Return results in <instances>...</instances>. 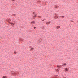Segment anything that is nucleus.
I'll use <instances>...</instances> for the list:
<instances>
[{"mask_svg": "<svg viewBox=\"0 0 78 78\" xmlns=\"http://www.w3.org/2000/svg\"><path fill=\"white\" fill-rule=\"evenodd\" d=\"M41 41H42V40L41 39H40L38 41V42H41Z\"/></svg>", "mask_w": 78, "mask_h": 78, "instance_id": "0eeeda50", "label": "nucleus"}, {"mask_svg": "<svg viewBox=\"0 0 78 78\" xmlns=\"http://www.w3.org/2000/svg\"><path fill=\"white\" fill-rule=\"evenodd\" d=\"M33 14H34L35 13V12H33Z\"/></svg>", "mask_w": 78, "mask_h": 78, "instance_id": "f3484780", "label": "nucleus"}, {"mask_svg": "<svg viewBox=\"0 0 78 78\" xmlns=\"http://www.w3.org/2000/svg\"><path fill=\"white\" fill-rule=\"evenodd\" d=\"M55 19H57L58 18V16H54Z\"/></svg>", "mask_w": 78, "mask_h": 78, "instance_id": "9d476101", "label": "nucleus"}, {"mask_svg": "<svg viewBox=\"0 0 78 78\" xmlns=\"http://www.w3.org/2000/svg\"><path fill=\"white\" fill-rule=\"evenodd\" d=\"M55 8H58V7H59V6H57V5H55Z\"/></svg>", "mask_w": 78, "mask_h": 78, "instance_id": "9b49d317", "label": "nucleus"}, {"mask_svg": "<svg viewBox=\"0 0 78 78\" xmlns=\"http://www.w3.org/2000/svg\"><path fill=\"white\" fill-rule=\"evenodd\" d=\"M44 20H42V21H44Z\"/></svg>", "mask_w": 78, "mask_h": 78, "instance_id": "b1692460", "label": "nucleus"}, {"mask_svg": "<svg viewBox=\"0 0 78 78\" xmlns=\"http://www.w3.org/2000/svg\"><path fill=\"white\" fill-rule=\"evenodd\" d=\"M66 63H64L63 65H62V66H66Z\"/></svg>", "mask_w": 78, "mask_h": 78, "instance_id": "f8f14e48", "label": "nucleus"}, {"mask_svg": "<svg viewBox=\"0 0 78 78\" xmlns=\"http://www.w3.org/2000/svg\"><path fill=\"white\" fill-rule=\"evenodd\" d=\"M11 25H14V23H11Z\"/></svg>", "mask_w": 78, "mask_h": 78, "instance_id": "dca6fc26", "label": "nucleus"}, {"mask_svg": "<svg viewBox=\"0 0 78 78\" xmlns=\"http://www.w3.org/2000/svg\"><path fill=\"white\" fill-rule=\"evenodd\" d=\"M11 73L12 74H13V75L16 74V73H14V71H12Z\"/></svg>", "mask_w": 78, "mask_h": 78, "instance_id": "f03ea898", "label": "nucleus"}, {"mask_svg": "<svg viewBox=\"0 0 78 78\" xmlns=\"http://www.w3.org/2000/svg\"><path fill=\"white\" fill-rule=\"evenodd\" d=\"M64 16H62V18H63V17H64Z\"/></svg>", "mask_w": 78, "mask_h": 78, "instance_id": "412c9836", "label": "nucleus"}, {"mask_svg": "<svg viewBox=\"0 0 78 78\" xmlns=\"http://www.w3.org/2000/svg\"><path fill=\"white\" fill-rule=\"evenodd\" d=\"M3 78H6V76H4L3 77Z\"/></svg>", "mask_w": 78, "mask_h": 78, "instance_id": "ddd939ff", "label": "nucleus"}, {"mask_svg": "<svg viewBox=\"0 0 78 78\" xmlns=\"http://www.w3.org/2000/svg\"><path fill=\"white\" fill-rule=\"evenodd\" d=\"M37 14H35L34 15V16H33V17H37Z\"/></svg>", "mask_w": 78, "mask_h": 78, "instance_id": "7ed1b4c3", "label": "nucleus"}, {"mask_svg": "<svg viewBox=\"0 0 78 78\" xmlns=\"http://www.w3.org/2000/svg\"><path fill=\"white\" fill-rule=\"evenodd\" d=\"M46 23L47 24V25H48V24H49V23H50V22H46Z\"/></svg>", "mask_w": 78, "mask_h": 78, "instance_id": "39448f33", "label": "nucleus"}, {"mask_svg": "<svg viewBox=\"0 0 78 78\" xmlns=\"http://www.w3.org/2000/svg\"><path fill=\"white\" fill-rule=\"evenodd\" d=\"M11 16H16V15H15V14H13Z\"/></svg>", "mask_w": 78, "mask_h": 78, "instance_id": "1a4fd4ad", "label": "nucleus"}, {"mask_svg": "<svg viewBox=\"0 0 78 78\" xmlns=\"http://www.w3.org/2000/svg\"><path fill=\"white\" fill-rule=\"evenodd\" d=\"M56 27L57 28V29L60 28V27L59 26H57Z\"/></svg>", "mask_w": 78, "mask_h": 78, "instance_id": "423d86ee", "label": "nucleus"}, {"mask_svg": "<svg viewBox=\"0 0 78 78\" xmlns=\"http://www.w3.org/2000/svg\"><path fill=\"white\" fill-rule=\"evenodd\" d=\"M43 28H44V27H43Z\"/></svg>", "mask_w": 78, "mask_h": 78, "instance_id": "393cba45", "label": "nucleus"}, {"mask_svg": "<svg viewBox=\"0 0 78 78\" xmlns=\"http://www.w3.org/2000/svg\"><path fill=\"white\" fill-rule=\"evenodd\" d=\"M12 1H14V0H12Z\"/></svg>", "mask_w": 78, "mask_h": 78, "instance_id": "4be33fe9", "label": "nucleus"}, {"mask_svg": "<svg viewBox=\"0 0 78 78\" xmlns=\"http://www.w3.org/2000/svg\"><path fill=\"white\" fill-rule=\"evenodd\" d=\"M57 67H58V69H57V71H59V68H61V65H60V66H59V65H57Z\"/></svg>", "mask_w": 78, "mask_h": 78, "instance_id": "f257e3e1", "label": "nucleus"}, {"mask_svg": "<svg viewBox=\"0 0 78 78\" xmlns=\"http://www.w3.org/2000/svg\"><path fill=\"white\" fill-rule=\"evenodd\" d=\"M21 41H22L23 40L21 39Z\"/></svg>", "mask_w": 78, "mask_h": 78, "instance_id": "5701e85b", "label": "nucleus"}, {"mask_svg": "<svg viewBox=\"0 0 78 78\" xmlns=\"http://www.w3.org/2000/svg\"><path fill=\"white\" fill-rule=\"evenodd\" d=\"M35 17H33V16L32 17L33 19H35Z\"/></svg>", "mask_w": 78, "mask_h": 78, "instance_id": "4468645a", "label": "nucleus"}, {"mask_svg": "<svg viewBox=\"0 0 78 78\" xmlns=\"http://www.w3.org/2000/svg\"><path fill=\"white\" fill-rule=\"evenodd\" d=\"M65 70L67 71H68V70H68V68H65Z\"/></svg>", "mask_w": 78, "mask_h": 78, "instance_id": "20e7f679", "label": "nucleus"}, {"mask_svg": "<svg viewBox=\"0 0 78 78\" xmlns=\"http://www.w3.org/2000/svg\"><path fill=\"white\" fill-rule=\"evenodd\" d=\"M71 22H73V21L71 20Z\"/></svg>", "mask_w": 78, "mask_h": 78, "instance_id": "aec40b11", "label": "nucleus"}, {"mask_svg": "<svg viewBox=\"0 0 78 78\" xmlns=\"http://www.w3.org/2000/svg\"><path fill=\"white\" fill-rule=\"evenodd\" d=\"M14 53H15V54H16V51L14 52Z\"/></svg>", "mask_w": 78, "mask_h": 78, "instance_id": "a211bd4d", "label": "nucleus"}, {"mask_svg": "<svg viewBox=\"0 0 78 78\" xmlns=\"http://www.w3.org/2000/svg\"><path fill=\"white\" fill-rule=\"evenodd\" d=\"M34 23H35V22L34 21H32L31 22V23H32L33 24H34Z\"/></svg>", "mask_w": 78, "mask_h": 78, "instance_id": "6e6552de", "label": "nucleus"}, {"mask_svg": "<svg viewBox=\"0 0 78 78\" xmlns=\"http://www.w3.org/2000/svg\"><path fill=\"white\" fill-rule=\"evenodd\" d=\"M34 49V48H32L31 49V50H33Z\"/></svg>", "mask_w": 78, "mask_h": 78, "instance_id": "2eb2a0df", "label": "nucleus"}, {"mask_svg": "<svg viewBox=\"0 0 78 78\" xmlns=\"http://www.w3.org/2000/svg\"><path fill=\"white\" fill-rule=\"evenodd\" d=\"M36 27H34V29H36Z\"/></svg>", "mask_w": 78, "mask_h": 78, "instance_id": "6ab92c4d", "label": "nucleus"}]
</instances>
